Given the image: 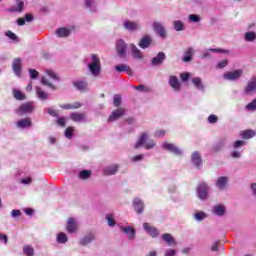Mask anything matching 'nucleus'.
<instances>
[{
    "label": "nucleus",
    "mask_w": 256,
    "mask_h": 256,
    "mask_svg": "<svg viewBox=\"0 0 256 256\" xmlns=\"http://www.w3.org/2000/svg\"><path fill=\"white\" fill-rule=\"evenodd\" d=\"M22 67H23V60L21 58H15L12 61V70L15 73V75H17V77H20Z\"/></svg>",
    "instance_id": "nucleus-9"
},
{
    "label": "nucleus",
    "mask_w": 256,
    "mask_h": 256,
    "mask_svg": "<svg viewBox=\"0 0 256 256\" xmlns=\"http://www.w3.org/2000/svg\"><path fill=\"white\" fill-rule=\"evenodd\" d=\"M152 27L161 39H167V31L161 22H153Z\"/></svg>",
    "instance_id": "nucleus-7"
},
{
    "label": "nucleus",
    "mask_w": 256,
    "mask_h": 256,
    "mask_svg": "<svg viewBox=\"0 0 256 256\" xmlns=\"http://www.w3.org/2000/svg\"><path fill=\"white\" fill-rule=\"evenodd\" d=\"M245 41H248L249 43L255 41L256 39V33L255 32H246L244 35Z\"/></svg>",
    "instance_id": "nucleus-42"
},
{
    "label": "nucleus",
    "mask_w": 256,
    "mask_h": 256,
    "mask_svg": "<svg viewBox=\"0 0 256 256\" xmlns=\"http://www.w3.org/2000/svg\"><path fill=\"white\" fill-rule=\"evenodd\" d=\"M228 183H229V177L220 176V177L217 178V180L215 182V186L220 191H225V189H227Z\"/></svg>",
    "instance_id": "nucleus-10"
},
{
    "label": "nucleus",
    "mask_w": 256,
    "mask_h": 256,
    "mask_svg": "<svg viewBox=\"0 0 256 256\" xmlns=\"http://www.w3.org/2000/svg\"><path fill=\"white\" fill-rule=\"evenodd\" d=\"M227 141V137L220 138L214 146L215 151H220V149H223V147L227 145Z\"/></svg>",
    "instance_id": "nucleus-34"
},
{
    "label": "nucleus",
    "mask_w": 256,
    "mask_h": 256,
    "mask_svg": "<svg viewBox=\"0 0 256 256\" xmlns=\"http://www.w3.org/2000/svg\"><path fill=\"white\" fill-rule=\"evenodd\" d=\"M243 145H245V141L237 140L234 142L233 147L234 149H239V147H243Z\"/></svg>",
    "instance_id": "nucleus-58"
},
{
    "label": "nucleus",
    "mask_w": 256,
    "mask_h": 256,
    "mask_svg": "<svg viewBox=\"0 0 256 256\" xmlns=\"http://www.w3.org/2000/svg\"><path fill=\"white\" fill-rule=\"evenodd\" d=\"M116 51L119 55V57H125L127 54V43L123 39H119L116 42Z\"/></svg>",
    "instance_id": "nucleus-8"
},
{
    "label": "nucleus",
    "mask_w": 256,
    "mask_h": 256,
    "mask_svg": "<svg viewBox=\"0 0 256 256\" xmlns=\"http://www.w3.org/2000/svg\"><path fill=\"white\" fill-rule=\"evenodd\" d=\"M193 217H194L195 221H203V220L207 219V213H205L203 211H198L193 214Z\"/></svg>",
    "instance_id": "nucleus-39"
},
{
    "label": "nucleus",
    "mask_w": 256,
    "mask_h": 256,
    "mask_svg": "<svg viewBox=\"0 0 256 256\" xmlns=\"http://www.w3.org/2000/svg\"><path fill=\"white\" fill-rule=\"evenodd\" d=\"M189 21L190 23H199V21H201V17H199V15L191 14L189 15Z\"/></svg>",
    "instance_id": "nucleus-51"
},
{
    "label": "nucleus",
    "mask_w": 256,
    "mask_h": 256,
    "mask_svg": "<svg viewBox=\"0 0 256 256\" xmlns=\"http://www.w3.org/2000/svg\"><path fill=\"white\" fill-rule=\"evenodd\" d=\"M70 119L72 121H75V123H83L86 120V116H85V113L74 112L70 114Z\"/></svg>",
    "instance_id": "nucleus-21"
},
{
    "label": "nucleus",
    "mask_w": 256,
    "mask_h": 256,
    "mask_svg": "<svg viewBox=\"0 0 256 256\" xmlns=\"http://www.w3.org/2000/svg\"><path fill=\"white\" fill-rule=\"evenodd\" d=\"M13 97L17 101H25V99H26L25 94H23V92H21V90L15 89V88L13 89Z\"/></svg>",
    "instance_id": "nucleus-35"
},
{
    "label": "nucleus",
    "mask_w": 256,
    "mask_h": 256,
    "mask_svg": "<svg viewBox=\"0 0 256 256\" xmlns=\"http://www.w3.org/2000/svg\"><path fill=\"white\" fill-rule=\"evenodd\" d=\"M16 125L19 129H27V127H31L33 123L31 122V118H24L19 120Z\"/></svg>",
    "instance_id": "nucleus-24"
},
{
    "label": "nucleus",
    "mask_w": 256,
    "mask_h": 256,
    "mask_svg": "<svg viewBox=\"0 0 256 256\" xmlns=\"http://www.w3.org/2000/svg\"><path fill=\"white\" fill-rule=\"evenodd\" d=\"M28 71L31 79H37L39 77V72L37 70L30 68Z\"/></svg>",
    "instance_id": "nucleus-54"
},
{
    "label": "nucleus",
    "mask_w": 256,
    "mask_h": 256,
    "mask_svg": "<svg viewBox=\"0 0 256 256\" xmlns=\"http://www.w3.org/2000/svg\"><path fill=\"white\" fill-rule=\"evenodd\" d=\"M85 5L88 9H91V11H95V3H93V0H85Z\"/></svg>",
    "instance_id": "nucleus-56"
},
{
    "label": "nucleus",
    "mask_w": 256,
    "mask_h": 256,
    "mask_svg": "<svg viewBox=\"0 0 256 256\" xmlns=\"http://www.w3.org/2000/svg\"><path fill=\"white\" fill-rule=\"evenodd\" d=\"M190 77H191V74L189 72L180 74V79H182V81H189Z\"/></svg>",
    "instance_id": "nucleus-61"
},
{
    "label": "nucleus",
    "mask_w": 256,
    "mask_h": 256,
    "mask_svg": "<svg viewBox=\"0 0 256 256\" xmlns=\"http://www.w3.org/2000/svg\"><path fill=\"white\" fill-rule=\"evenodd\" d=\"M192 83L199 91H205V85H203V80L200 77L192 78Z\"/></svg>",
    "instance_id": "nucleus-27"
},
{
    "label": "nucleus",
    "mask_w": 256,
    "mask_h": 256,
    "mask_svg": "<svg viewBox=\"0 0 256 256\" xmlns=\"http://www.w3.org/2000/svg\"><path fill=\"white\" fill-rule=\"evenodd\" d=\"M123 233L127 235L128 239H133L135 237V229L131 226H126L121 228Z\"/></svg>",
    "instance_id": "nucleus-32"
},
{
    "label": "nucleus",
    "mask_w": 256,
    "mask_h": 256,
    "mask_svg": "<svg viewBox=\"0 0 256 256\" xmlns=\"http://www.w3.org/2000/svg\"><path fill=\"white\" fill-rule=\"evenodd\" d=\"M125 115L124 108H117L114 110L108 118L109 123H113V121H117V119H121Z\"/></svg>",
    "instance_id": "nucleus-12"
},
{
    "label": "nucleus",
    "mask_w": 256,
    "mask_h": 256,
    "mask_svg": "<svg viewBox=\"0 0 256 256\" xmlns=\"http://www.w3.org/2000/svg\"><path fill=\"white\" fill-rule=\"evenodd\" d=\"M152 41L153 39L151 38V36L146 35L141 38L138 45L141 49H147L151 45Z\"/></svg>",
    "instance_id": "nucleus-19"
},
{
    "label": "nucleus",
    "mask_w": 256,
    "mask_h": 256,
    "mask_svg": "<svg viewBox=\"0 0 256 256\" xmlns=\"http://www.w3.org/2000/svg\"><path fill=\"white\" fill-rule=\"evenodd\" d=\"M36 95L40 101H46V99H49V94L43 91V89H41L39 86L36 87Z\"/></svg>",
    "instance_id": "nucleus-29"
},
{
    "label": "nucleus",
    "mask_w": 256,
    "mask_h": 256,
    "mask_svg": "<svg viewBox=\"0 0 256 256\" xmlns=\"http://www.w3.org/2000/svg\"><path fill=\"white\" fill-rule=\"evenodd\" d=\"M17 5L12 6L10 8V11L12 13H22L23 12V7H25V3L22 0H16Z\"/></svg>",
    "instance_id": "nucleus-26"
},
{
    "label": "nucleus",
    "mask_w": 256,
    "mask_h": 256,
    "mask_svg": "<svg viewBox=\"0 0 256 256\" xmlns=\"http://www.w3.org/2000/svg\"><path fill=\"white\" fill-rule=\"evenodd\" d=\"M144 229H145V231H147V233H149L153 238L159 237V230H157V228H155V226L145 225V226H144Z\"/></svg>",
    "instance_id": "nucleus-30"
},
{
    "label": "nucleus",
    "mask_w": 256,
    "mask_h": 256,
    "mask_svg": "<svg viewBox=\"0 0 256 256\" xmlns=\"http://www.w3.org/2000/svg\"><path fill=\"white\" fill-rule=\"evenodd\" d=\"M11 217L13 219H17V217H21V210H12Z\"/></svg>",
    "instance_id": "nucleus-59"
},
{
    "label": "nucleus",
    "mask_w": 256,
    "mask_h": 256,
    "mask_svg": "<svg viewBox=\"0 0 256 256\" xmlns=\"http://www.w3.org/2000/svg\"><path fill=\"white\" fill-rule=\"evenodd\" d=\"M23 253L26 256H34L35 255V249H33V247H31L29 245H25L23 247Z\"/></svg>",
    "instance_id": "nucleus-41"
},
{
    "label": "nucleus",
    "mask_w": 256,
    "mask_h": 256,
    "mask_svg": "<svg viewBox=\"0 0 256 256\" xmlns=\"http://www.w3.org/2000/svg\"><path fill=\"white\" fill-rule=\"evenodd\" d=\"M224 53L225 55H229V50L221 49V48H210L206 50L202 55L201 59H209L211 57V53Z\"/></svg>",
    "instance_id": "nucleus-11"
},
{
    "label": "nucleus",
    "mask_w": 256,
    "mask_h": 256,
    "mask_svg": "<svg viewBox=\"0 0 256 256\" xmlns=\"http://www.w3.org/2000/svg\"><path fill=\"white\" fill-rule=\"evenodd\" d=\"M116 71H118V73H123V71H125L127 73V75H133V69H131V67L127 64H120L115 66Z\"/></svg>",
    "instance_id": "nucleus-23"
},
{
    "label": "nucleus",
    "mask_w": 256,
    "mask_h": 256,
    "mask_svg": "<svg viewBox=\"0 0 256 256\" xmlns=\"http://www.w3.org/2000/svg\"><path fill=\"white\" fill-rule=\"evenodd\" d=\"M132 205L138 215H141V213H143V209H145V202H143V200L139 198H134Z\"/></svg>",
    "instance_id": "nucleus-14"
},
{
    "label": "nucleus",
    "mask_w": 256,
    "mask_h": 256,
    "mask_svg": "<svg viewBox=\"0 0 256 256\" xmlns=\"http://www.w3.org/2000/svg\"><path fill=\"white\" fill-rule=\"evenodd\" d=\"M166 58L167 56H165L164 52H159L156 57L152 58L151 64L153 67H158V65H163V61H165Z\"/></svg>",
    "instance_id": "nucleus-16"
},
{
    "label": "nucleus",
    "mask_w": 256,
    "mask_h": 256,
    "mask_svg": "<svg viewBox=\"0 0 256 256\" xmlns=\"http://www.w3.org/2000/svg\"><path fill=\"white\" fill-rule=\"evenodd\" d=\"M91 63L88 64V69L93 77H99L101 75V60L97 54L91 55Z\"/></svg>",
    "instance_id": "nucleus-2"
},
{
    "label": "nucleus",
    "mask_w": 256,
    "mask_h": 256,
    "mask_svg": "<svg viewBox=\"0 0 256 256\" xmlns=\"http://www.w3.org/2000/svg\"><path fill=\"white\" fill-rule=\"evenodd\" d=\"M121 101H122L121 95H114V98H113L114 107H120Z\"/></svg>",
    "instance_id": "nucleus-49"
},
{
    "label": "nucleus",
    "mask_w": 256,
    "mask_h": 256,
    "mask_svg": "<svg viewBox=\"0 0 256 256\" xmlns=\"http://www.w3.org/2000/svg\"><path fill=\"white\" fill-rule=\"evenodd\" d=\"M247 111H255L256 110V99L246 105Z\"/></svg>",
    "instance_id": "nucleus-52"
},
{
    "label": "nucleus",
    "mask_w": 256,
    "mask_h": 256,
    "mask_svg": "<svg viewBox=\"0 0 256 256\" xmlns=\"http://www.w3.org/2000/svg\"><path fill=\"white\" fill-rule=\"evenodd\" d=\"M191 161L196 169H201L203 166V159L201 158V154L197 151L192 153Z\"/></svg>",
    "instance_id": "nucleus-13"
},
{
    "label": "nucleus",
    "mask_w": 256,
    "mask_h": 256,
    "mask_svg": "<svg viewBox=\"0 0 256 256\" xmlns=\"http://www.w3.org/2000/svg\"><path fill=\"white\" fill-rule=\"evenodd\" d=\"M174 25V31H185V25L181 20H175L173 22Z\"/></svg>",
    "instance_id": "nucleus-40"
},
{
    "label": "nucleus",
    "mask_w": 256,
    "mask_h": 256,
    "mask_svg": "<svg viewBox=\"0 0 256 256\" xmlns=\"http://www.w3.org/2000/svg\"><path fill=\"white\" fill-rule=\"evenodd\" d=\"M73 131H75V128L73 126H69L66 128L64 133L66 139H71L73 137L74 135Z\"/></svg>",
    "instance_id": "nucleus-45"
},
{
    "label": "nucleus",
    "mask_w": 256,
    "mask_h": 256,
    "mask_svg": "<svg viewBox=\"0 0 256 256\" xmlns=\"http://www.w3.org/2000/svg\"><path fill=\"white\" fill-rule=\"evenodd\" d=\"M73 85L78 89V91H85V89H87V82L83 80H78L74 82Z\"/></svg>",
    "instance_id": "nucleus-37"
},
{
    "label": "nucleus",
    "mask_w": 256,
    "mask_h": 256,
    "mask_svg": "<svg viewBox=\"0 0 256 256\" xmlns=\"http://www.w3.org/2000/svg\"><path fill=\"white\" fill-rule=\"evenodd\" d=\"M119 171V166L117 164H112L104 168V175H115Z\"/></svg>",
    "instance_id": "nucleus-25"
},
{
    "label": "nucleus",
    "mask_w": 256,
    "mask_h": 256,
    "mask_svg": "<svg viewBox=\"0 0 256 256\" xmlns=\"http://www.w3.org/2000/svg\"><path fill=\"white\" fill-rule=\"evenodd\" d=\"M212 212L214 215H218L219 217L225 215V206L216 205L213 207Z\"/></svg>",
    "instance_id": "nucleus-33"
},
{
    "label": "nucleus",
    "mask_w": 256,
    "mask_h": 256,
    "mask_svg": "<svg viewBox=\"0 0 256 256\" xmlns=\"http://www.w3.org/2000/svg\"><path fill=\"white\" fill-rule=\"evenodd\" d=\"M45 73L53 81H59V75H57V73H55V71H53V70H45Z\"/></svg>",
    "instance_id": "nucleus-44"
},
{
    "label": "nucleus",
    "mask_w": 256,
    "mask_h": 256,
    "mask_svg": "<svg viewBox=\"0 0 256 256\" xmlns=\"http://www.w3.org/2000/svg\"><path fill=\"white\" fill-rule=\"evenodd\" d=\"M41 83H42V85H45L46 87H50L51 89H55V86H53V84L51 82H49V80H47V78H45V77L41 78Z\"/></svg>",
    "instance_id": "nucleus-55"
},
{
    "label": "nucleus",
    "mask_w": 256,
    "mask_h": 256,
    "mask_svg": "<svg viewBox=\"0 0 256 256\" xmlns=\"http://www.w3.org/2000/svg\"><path fill=\"white\" fill-rule=\"evenodd\" d=\"M162 241L167 243L169 247H175L177 245V241H175V238H173V236H171V234L169 233H165L162 235Z\"/></svg>",
    "instance_id": "nucleus-22"
},
{
    "label": "nucleus",
    "mask_w": 256,
    "mask_h": 256,
    "mask_svg": "<svg viewBox=\"0 0 256 256\" xmlns=\"http://www.w3.org/2000/svg\"><path fill=\"white\" fill-rule=\"evenodd\" d=\"M81 107V103L75 102L74 104H64L61 106L62 109H79Z\"/></svg>",
    "instance_id": "nucleus-43"
},
{
    "label": "nucleus",
    "mask_w": 256,
    "mask_h": 256,
    "mask_svg": "<svg viewBox=\"0 0 256 256\" xmlns=\"http://www.w3.org/2000/svg\"><path fill=\"white\" fill-rule=\"evenodd\" d=\"M123 27H124V29H126V31H138L139 23L125 20L123 22Z\"/></svg>",
    "instance_id": "nucleus-18"
},
{
    "label": "nucleus",
    "mask_w": 256,
    "mask_h": 256,
    "mask_svg": "<svg viewBox=\"0 0 256 256\" xmlns=\"http://www.w3.org/2000/svg\"><path fill=\"white\" fill-rule=\"evenodd\" d=\"M149 139V134L143 132L142 134L139 135L138 140L136 141L134 145V149H139L140 147H144V149L148 150L153 149L155 147V141L150 140L147 142Z\"/></svg>",
    "instance_id": "nucleus-1"
},
{
    "label": "nucleus",
    "mask_w": 256,
    "mask_h": 256,
    "mask_svg": "<svg viewBox=\"0 0 256 256\" xmlns=\"http://www.w3.org/2000/svg\"><path fill=\"white\" fill-rule=\"evenodd\" d=\"M243 153V151H233L232 153H231V157L233 158V159H239V158H241V154Z\"/></svg>",
    "instance_id": "nucleus-62"
},
{
    "label": "nucleus",
    "mask_w": 256,
    "mask_h": 256,
    "mask_svg": "<svg viewBox=\"0 0 256 256\" xmlns=\"http://www.w3.org/2000/svg\"><path fill=\"white\" fill-rule=\"evenodd\" d=\"M66 241H68V238H67V234L61 232L57 235V242L58 243H65Z\"/></svg>",
    "instance_id": "nucleus-48"
},
{
    "label": "nucleus",
    "mask_w": 256,
    "mask_h": 256,
    "mask_svg": "<svg viewBox=\"0 0 256 256\" xmlns=\"http://www.w3.org/2000/svg\"><path fill=\"white\" fill-rule=\"evenodd\" d=\"M33 111H35V104H33V102H26L19 106L16 113L21 117L23 115H29L30 113H33Z\"/></svg>",
    "instance_id": "nucleus-3"
},
{
    "label": "nucleus",
    "mask_w": 256,
    "mask_h": 256,
    "mask_svg": "<svg viewBox=\"0 0 256 256\" xmlns=\"http://www.w3.org/2000/svg\"><path fill=\"white\" fill-rule=\"evenodd\" d=\"M92 241H95V235L93 233H89L80 240V245H89Z\"/></svg>",
    "instance_id": "nucleus-28"
},
{
    "label": "nucleus",
    "mask_w": 256,
    "mask_h": 256,
    "mask_svg": "<svg viewBox=\"0 0 256 256\" xmlns=\"http://www.w3.org/2000/svg\"><path fill=\"white\" fill-rule=\"evenodd\" d=\"M217 121H219V118L215 114H211L208 117V122L210 123H217Z\"/></svg>",
    "instance_id": "nucleus-60"
},
{
    "label": "nucleus",
    "mask_w": 256,
    "mask_h": 256,
    "mask_svg": "<svg viewBox=\"0 0 256 256\" xmlns=\"http://www.w3.org/2000/svg\"><path fill=\"white\" fill-rule=\"evenodd\" d=\"M66 231L68 233H77V231H79V227L77 225H68L66 227Z\"/></svg>",
    "instance_id": "nucleus-50"
},
{
    "label": "nucleus",
    "mask_w": 256,
    "mask_h": 256,
    "mask_svg": "<svg viewBox=\"0 0 256 256\" xmlns=\"http://www.w3.org/2000/svg\"><path fill=\"white\" fill-rule=\"evenodd\" d=\"M197 195L198 199H201V201H205L209 197V185L207 182H202L197 186Z\"/></svg>",
    "instance_id": "nucleus-4"
},
{
    "label": "nucleus",
    "mask_w": 256,
    "mask_h": 256,
    "mask_svg": "<svg viewBox=\"0 0 256 256\" xmlns=\"http://www.w3.org/2000/svg\"><path fill=\"white\" fill-rule=\"evenodd\" d=\"M106 220H107L108 225H115V215L107 214Z\"/></svg>",
    "instance_id": "nucleus-53"
},
{
    "label": "nucleus",
    "mask_w": 256,
    "mask_h": 256,
    "mask_svg": "<svg viewBox=\"0 0 256 256\" xmlns=\"http://www.w3.org/2000/svg\"><path fill=\"white\" fill-rule=\"evenodd\" d=\"M57 37H69L71 35V29L69 28H58L56 30Z\"/></svg>",
    "instance_id": "nucleus-31"
},
{
    "label": "nucleus",
    "mask_w": 256,
    "mask_h": 256,
    "mask_svg": "<svg viewBox=\"0 0 256 256\" xmlns=\"http://www.w3.org/2000/svg\"><path fill=\"white\" fill-rule=\"evenodd\" d=\"M168 83L170 87H172L173 91H181V82H179V79L176 76H170Z\"/></svg>",
    "instance_id": "nucleus-15"
},
{
    "label": "nucleus",
    "mask_w": 256,
    "mask_h": 256,
    "mask_svg": "<svg viewBox=\"0 0 256 256\" xmlns=\"http://www.w3.org/2000/svg\"><path fill=\"white\" fill-rule=\"evenodd\" d=\"M130 49H131V54L133 59H138V60L144 59L145 55L141 50H139V48H137L135 44H130Z\"/></svg>",
    "instance_id": "nucleus-17"
},
{
    "label": "nucleus",
    "mask_w": 256,
    "mask_h": 256,
    "mask_svg": "<svg viewBox=\"0 0 256 256\" xmlns=\"http://www.w3.org/2000/svg\"><path fill=\"white\" fill-rule=\"evenodd\" d=\"M162 147L165 149V151H169V153H173L174 155H183V150L173 143L164 142Z\"/></svg>",
    "instance_id": "nucleus-6"
},
{
    "label": "nucleus",
    "mask_w": 256,
    "mask_h": 256,
    "mask_svg": "<svg viewBox=\"0 0 256 256\" xmlns=\"http://www.w3.org/2000/svg\"><path fill=\"white\" fill-rule=\"evenodd\" d=\"M89 177H91V171L90 170H82L79 173V178L80 179H89Z\"/></svg>",
    "instance_id": "nucleus-47"
},
{
    "label": "nucleus",
    "mask_w": 256,
    "mask_h": 256,
    "mask_svg": "<svg viewBox=\"0 0 256 256\" xmlns=\"http://www.w3.org/2000/svg\"><path fill=\"white\" fill-rule=\"evenodd\" d=\"M77 223H79V222L77 221L76 218H73V217L68 218L67 225H77Z\"/></svg>",
    "instance_id": "nucleus-63"
},
{
    "label": "nucleus",
    "mask_w": 256,
    "mask_h": 256,
    "mask_svg": "<svg viewBox=\"0 0 256 256\" xmlns=\"http://www.w3.org/2000/svg\"><path fill=\"white\" fill-rule=\"evenodd\" d=\"M228 63H229L228 60H222V61L218 62L217 69H223V68L227 67Z\"/></svg>",
    "instance_id": "nucleus-57"
},
{
    "label": "nucleus",
    "mask_w": 256,
    "mask_h": 256,
    "mask_svg": "<svg viewBox=\"0 0 256 256\" xmlns=\"http://www.w3.org/2000/svg\"><path fill=\"white\" fill-rule=\"evenodd\" d=\"M254 135H255V131L253 130H246L242 133L243 139H253Z\"/></svg>",
    "instance_id": "nucleus-46"
},
{
    "label": "nucleus",
    "mask_w": 256,
    "mask_h": 256,
    "mask_svg": "<svg viewBox=\"0 0 256 256\" xmlns=\"http://www.w3.org/2000/svg\"><path fill=\"white\" fill-rule=\"evenodd\" d=\"M176 251H175V249H169L167 252H166V254H165V256H174V255H176Z\"/></svg>",
    "instance_id": "nucleus-64"
},
{
    "label": "nucleus",
    "mask_w": 256,
    "mask_h": 256,
    "mask_svg": "<svg viewBox=\"0 0 256 256\" xmlns=\"http://www.w3.org/2000/svg\"><path fill=\"white\" fill-rule=\"evenodd\" d=\"M243 77V70L236 69L234 71H228L223 74V79L225 81H238V79H241Z\"/></svg>",
    "instance_id": "nucleus-5"
},
{
    "label": "nucleus",
    "mask_w": 256,
    "mask_h": 256,
    "mask_svg": "<svg viewBox=\"0 0 256 256\" xmlns=\"http://www.w3.org/2000/svg\"><path fill=\"white\" fill-rule=\"evenodd\" d=\"M244 91L247 95H249V93H253V91H256V76L250 79Z\"/></svg>",
    "instance_id": "nucleus-20"
},
{
    "label": "nucleus",
    "mask_w": 256,
    "mask_h": 256,
    "mask_svg": "<svg viewBox=\"0 0 256 256\" xmlns=\"http://www.w3.org/2000/svg\"><path fill=\"white\" fill-rule=\"evenodd\" d=\"M6 37L10 39V41H13V43H19V37L17 34L13 33L11 30H8L5 32Z\"/></svg>",
    "instance_id": "nucleus-38"
},
{
    "label": "nucleus",
    "mask_w": 256,
    "mask_h": 256,
    "mask_svg": "<svg viewBox=\"0 0 256 256\" xmlns=\"http://www.w3.org/2000/svg\"><path fill=\"white\" fill-rule=\"evenodd\" d=\"M193 59V48H188L187 51L184 53V56L182 57V61L184 63H189Z\"/></svg>",
    "instance_id": "nucleus-36"
}]
</instances>
